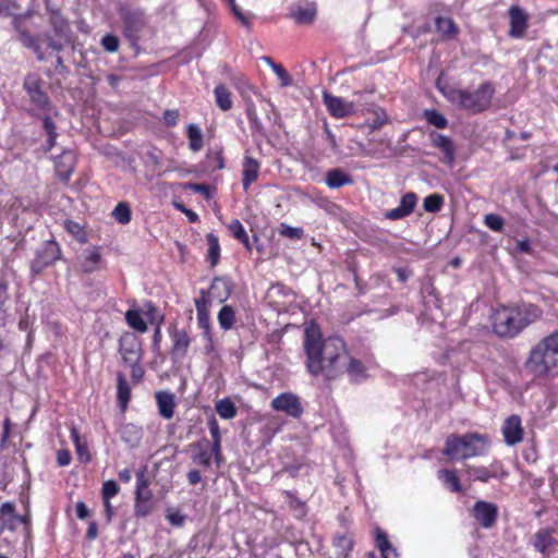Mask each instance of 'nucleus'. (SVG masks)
<instances>
[{"mask_svg": "<svg viewBox=\"0 0 558 558\" xmlns=\"http://www.w3.org/2000/svg\"><path fill=\"white\" fill-rule=\"evenodd\" d=\"M444 94L448 100L457 105L459 108L472 113H480L489 108L495 94V88L490 83L485 82L473 92L451 88L448 93L444 92Z\"/></svg>", "mask_w": 558, "mask_h": 558, "instance_id": "4", "label": "nucleus"}, {"mask_svg": "<svg viewBox=\"0 0 558 558\" xmlns=\"http://www.w3.org/2000/svg\"><path fill=\"white\" fill-rule=\"evenodd\" d=\"M112 216L114 217V219L118 222H120L122 225L129 223L131 221V216H132L131 208L124 202L119 203L116 206V208L113 209Z\"/></svg>", "mask_w": 558, "mask_h": 558, "instance_id": "44", "label": "nucleus"}, {"mask_svg": "<svg viewBox=\"0 0 558 558\" xmlns=\"http://www.w3.org/2000/svg\"><path fill=\"white\" fill-rule=\"evenodd\" d=\"M246 114H247V119L250 121V124H251V129L256 132V133H259V134H265L264 132V126L257 116V112H256V109H255V106L253 105V102L248 101L246 102Z\"/></svg>", "mask_w": 558, "mask_h": 558, "instance_id": "43", "label": "nucleus"}, {"mask_svg": "<svg viewBox=\"0 0 558 558\" xmlns=\"http://www.w3.org/2000/svg\"><path fill=\"white\" fill-rule=\"evenodd\" d=\"M473 515L483 527L490 529L496 523L498 509L492 502L480 500L473 506Z\"/></svg>", "mask_w": 558, "mask_h": 558, "instance_id": "13", "label": "nucleus"}, {"mask_svg": "<svg viewBox=\"0 0 558 558\" xmlns=\"http://www.w3.org/2000/svg\"><path fill=\"white\" fill-rule=\"evenodd\" d=\"M263 61H265L276 73L278 78L280 80V85L286 87L290 86L292 84V78L290 74L283 69L281 64L275 63L274 60L270 57H263Z\"/></svg>", "mask_w": 558, "mask_h": 558, "instance_id": "38", "label": "nucleus"}, {"mask_svg": "<svg viewBox=\"0 0 558 558\" xmlns=\"http://www.w3.org/2000/svg\"><path fill=\"white\" fill-rule=\"evenodd\" d=\"M424 117L429 124L438 129H445L448 125V121L445 116L435 109L425 110Z\"/></svg>", "mask_w": 558, "mask_h": 558, "instance_id": "46", "label": "nucleus"}, {"mask_svg": "<svg viewBox=\"0 0 558 558\" xmlns=\"http://www.w3.org/2000/svg\"><path fill=\"white\" fill-rule=\"evenodd\" d=\"M191 448V459L194 464L201 465L203 468H209L210 462V452H209V440L206 438L201 439L199 441L190 445Z\"/></svg>", "mask_w": 558, "mask_h": 558, "instance_id": "19", "label": "nucleus"}, {"mask_svg": "<svg viewBox=\"0 0 558 558\" xmlns=\"http://www.w3.org/2000/svg\"><path fill=\"white\" fill-rule=\"evenodd\" d=\"M29 98H31L32 102L34 105H36L39 109L47 110V111L52 109L50 99H49L48 95L43 90V88L40 90L32 94L29 96Z\"/></svg>", "mask_w": 558, "mask_h": 558, "instance_id": "49", "label": "nucleus"}, {"mask_svg": "<svg viewBox=\"0 0 558 558\" xmlns=\"http://www.w3.org/2000/svg\"><path fill=\"white\" fill-rule=\"evenodd\" d=\"M444 205V197L439 194H430L424 198L423 207L427 213H438Z\"/></svg>", "mask_w": 558, "mask_h": 558, "instance_id": "45", "label": "nucleus"}, {"mask_svg": "<svg viewBox=\"0 0 558 558\" xmlns=\"http://www.w3.org/2000/svg\"><path fill=\"white\" fill-rule=\"evenodd\" d=\"M488 438L478 433H468L459 436L451 434L446 439L444 454L451 459H468L482 456L487 450Z\"/></svg>", "mask_w": 558, "mask_h": 558, "instance_id": "5", "label": "nucleus"}, {"mask_svg": "<svg viewBox=\"0 0 558 558\" xmlns=\"http://www.w3.org/2000/svg\"><path fill=\"white\" fill-rule=\"evenodd\" d=\"M61 250L57 242L52 240L45 241L35 253L31 262V271L34 276L43 272L45 268L60 259Z\"/></svg>", "mask_w": 558, "mask_h": 558, "instance_id": "7", "label": "nucleus"}, {"mask_svg": "<svg viewBox=\"0 0 558 558\" xmlns=\"http://www.w3.org/2000/svg\"><path fill=\"white\" fill-rule=\"evenodd\" d=\"M353 179L340 168L331 169L326 174V184L330 189H339L345 184H352Z\"/></svg>", "mask_w": 558, "mask_h": 558, "instance_id": "25", "label": "nucleus"}, {"mask_svg": "<svg viewBox=\"0 0 558 558\" xmlns=\"http://www.w3.org/2000/svg\"><path fill=\"white\" fill-rule=\"evenodd\" d=\"M484 223L487 228L495 232H502L505 228V219L497 214L485 215Z\"/></svg>", "mask_w": 558, "mask_h": 558, "instance_id": "48", "label": "nucleus"}, {"mask_svg": "<svg viewBox=\"0 0 558 558\" xmlns=\"http://www.w3.org/2000/svg\"><path fill=\"white\" fill-rule=\"evenodd\" d=\"M154 510V502L153 500H141L135 499V506H134V512L136 517H147L149 513H151Z\"/></svg>", "mask_w": 558, "mask_h": 558, "instance_id": "53", "label": "nucleus"}, {"mask_svg": "<svg viewBox=\"0 0 558 558\" xmlns=\"http://www.w3.org/2000/svg\"><path fill=\"white\" fill-rule=\"evenodd\" d=\"M323 99L328 112L335 118H345L355 111L353 102H347L343 98L328 92L323 93Z\"/></svg>", "mask_w": 558, "mask_h": 558, "instance_id": "11", "label": "nucleus"}, {"mask_svg": "<svg viewBox=\"0 0 558 558\" xmlns=\"http://www.w3.org/2000/svg\"><path fill=\"white\" fill-rule=\"evenodd\" d=\"M156 400L159 414L166 420L171 418L174 414L175 407L173 393L168 391H159L156 393Z\"/></svg>", "mask_w": 558, "mask_h": 558, "instance_id": "23", "label": "nucleus"}, {"mask_svg": "<svg viewBox=\"0 0 558 558\" xmlns=\"http://www.w3.org/2000/svg\"><path fill=\"white\" fill-rule=\"evenodd\" d=\"M183 187L184 190H191L193 192L203 194L206 199L211 198L210 186L207 184L186 182L183 184Z\"/></svg>", "mask_w": 558, "mask_h": 558, "instance_id": "55", "label": "nucleus"}, {"mask_svg": "<svg viewBox=\"0 0 558 558\" xmlns=\"http://www.w3.org/2000/svg\"><path fill=\"white\" fill-rule=\"evenodd\" d=\"M523 367L533 378L558 376V330L542 338L531 348Z\"/></svg>", "mask_w": 558, "mask_h": 558, "instance_id": "3", "label": "nucleus"}, {"mask_svg": "<svg viewBox=\"0 0 558 558\" xmlns=\"http://www.w3.org/2000/svg\"><path fill=\"white\" fill-rule=\"evenodd\" d=\"M304 350L307 369L314 376L324 375L327 380H333L347 373L354 383L367 377L366 367L347 352L343 340L338 337L322 340L315 325L305 328Z\"/></svg>", "mask_w": 558, "mask_h": 558, "instance_id": "1", "label": "nucleus"}, {"mask_svg": "<svg viewBox=\"0 0 558 558\" xmlns=\"http://www.w3.org/2000/svg\"><path fill=\"white\" fill-rule=\"evenodd\" d=\"M170 336L173 340V347L171 349V357L173 361L183 359L191 343V339L185 330H178L175 328L170 329Z\"/></svg>", "mask_w": 558, "mask_h": 558, "instance_id": "17", "label": "nucleus"}, {"mask_svg": "<svg viewBox=\"0 0 558 558\" xmlns=\"http://www.w3.org/2000/svg\"><path fill=\"white\" fill-rule=\"evenodd\" d=\"M71 438L75 445L76 452L78 454V458L83 462H88L90 459L87 445L84 440H82L78 430L75 427L71 428Z\"/></svg>", "mask_w": 558, "mask_h": 558, "instance_id": "39", "label": "nucleus"}, {"mask_svg": "<svg viewBox=\"0 0 558 558\" xmlns=\"http://www.w3.org/2000/svg\"><path fill=\"white\" fill-rule=\"evenodd\" d=\"M179 116L178 110H166L163 112V121L168 126H174L179 122Z\"/></svg>", "mask_w": 558, "mask_h": 558, "instance_id": "64", "label": "nucleus"}, {"mask_svg": "<svg viewBox=\"0 0 558 558\" xmlns=\"http://www.w3.org/2000/svg\"><path fill=\"white\" fill-rule=\"evenodd\" d=\"M438 478L442 481L444 485L452 493L462 492L460 480L453 470L442 469L438 471Z\"/></svg>", "mask_w": 558, "mask_h": 558, "instance_id": "30", "label": "nucleus"}, {"mask_svg": "<svg viewBox=\"0 0 558 558\" xmlns=\"http://www.w3.org/2000/svg\"><path fill=\"white\" fill-rule=\"evenodd\" d=\"M278 232L280 235L293 240H299L304 235V230L302 228L291 227L287 223H281Z\"/></svg>", "mask_w": 558, "mask_h": 558, "instance_id": "51", "label": "nucleus"}, {"mask_svg": "<svg viewBox=\"0 0 558 558\" xmlns=\"http://www.w3.org/2000/svg\"><path fill=\"white\" fill-rule=\"evenodd\" d=\"M186 135L189 138V147L193 151H199L203 148L202 130L194 123L187 125Z\"/></svg>", "mask_w": 558, "mask_h": 558, "instance_id": "32", "label": "nucleus"}, {"mask_svg": "<svg viewBox=\"0 0 558 558\" xmlns=\"http://www.w3.org/2000/svg\"><path fill=\"white\" fill-rule=\"evenodd\" d=\"M10 300L9 282L5 278H0V312L5 311V304Z\"/></svg>", "mask_w": 558, "mask_h": 558, "instance_id": "57", "label": "nucleus"}, {"mask_svg": "<svg viewBox=\"0 0 558 558\" xmlns=\"http://www.w3.org/2000/svg\"><path fill=\"white\" fill-rule=\"evenodd\" d=\"M388 120L387 113L379 109L374 112V118L369 122V128L374 130L380 129Z\"/></svg>", "mask_w": 558, "mask_h": 558, "instance_id": "58", "label": "nucleus"}, {"mask_svg": "<svg viewBox=\"0 0 558 558\" xmlns=\"http://www.w3.org/2000/svg\"><path fill=\"white\" fill-rule=\"evenodd\" d=\"M119 352L125 364H137L142 359V347L138 338L132 332H125L119 340Z\"/></svg>", "mask_w": 558, "mask_h": 558, "instance_id": "8", "label": "nucleus"}, {"mask_svg": "<svg viewBox=\"0 0 558 558\" xmlns=\"http://www.w3.org/2000/svg\"><path fill=\"white\" fill-rule=\"evenodd\" d=\"M231 290H232V284H231L230 280H228L226 278L216 277L213 280L210 288L207 292L209 302L210 301H217L219 303L226 302L231 294Z\"/></svg>", "mask_w": 558, "mask_h": 558, "instance_id": "18", "label": "nucleus"}, {"mask_svg": "<svg viewBox=\"0 0 558 558\" xmlns=\"http://www.w3.org/2000/svg\"><path fill=\"white\" fill-rule=\"evenodd\" d=\"M209 452H210V457L214 456L217 466H220V463L222 461L221 442H217V441H213V444L209 442Z\"/></svg>", "mask_w": 558, "mask_h": 558, "instance_id": "63", "label": "nucleus"}, {"mask_svg": "<svg viewBox=\"0 0 558 558\" xmlns=\"http://www.w3.org/2000/svg\"><path fill=\"white\" fill-rule=\"evenodd\" d=\"M197 323L199 328L204 330L205 338L211 342L209 312L202 311L199 308V312L197 313Z\"/></svg>", "mask_w": 558, "mask_h": 558, "instance_id": "52", "label": "nucleus"}, {"mask_svg": "<svg viewBox=\"0 0 558 558\" xmlns=\"http://www.w3.org/2000/svg\"><path fill=\"white\" fill-rule=\"evenodd\" d=\"M218 323L221 329L230 330L235 323V312L232 306L223 305L218 313Z\"/></svg>", "mask_w": 558, "mask_h": 558, "instance_id": "33", "label": "nucleus"}, {"mask_svg": "<svg viewBox=\"0 0 558 558\" xmlns=\"http://www.w3.org/2000/svg\"><path fill=\"white\" fill-rule=\"evenodd\" d=\"M510 29L508 35L511 38H522L527 29L529 15L518 5H512L509 9Z\"/></svg>", "mask_w": 558, "mask_h": 558, "instance_id": "12", "label": "nucleus"}, {"mask_svg": "<svg viewBox=\"0 0 558 558\" xmlns=\"http://www.w3.org/2000/svg\"><path fill=\"white\" fill-rule=\"evenodd\" d=\"M119 15L122 21L124 37L132 46H137L140 34L148 23L145 11L138 7L121 4Z\"/></svg>", "mask_w": 558, "mask_h": 558, "instance_id": "6", "label": "nucleus"}, {"mask_svg": "<svg viewBox=\"0 0 558 558\" xmlns=\"http://www.w3.org/2000/svg\"><path fill=\"white\" fill-rule=\"evenodd\" d=\"M271 407L276 411H282L294 418H299L303 413L299 398L291 392H284L276 397L271 401Z\"/></svg>", "mask_w": 558, "mask_h": 558, "instance_id": "10", "label": "nucleus"}, {"mask_svg": "<svg viewBox=\"0 0 558 558\" xmlns=\"http://www.w3.org/2000/svg\"><path fill=\"white\" fill-rule=\"evenodd\" d=\"M502 435L508 446H514L523 439L521 418L518 415L509 416L502 426Z\"/></svg>", "mask_w": 558, "mask_h": 558, "instance_id": "16", "label": "nucleus"}, {"mask_svg": "<svg viewBox=\"0 0 558 558\" xmlns=\"http://www.w3.org/2000/svg\"><path fill=\"white\" fill-rule=\"evenodd\" d=\"M215 97L217 106L223 110L228 111L232 108L231 93L223 85H218L215 88Z\"/></svg>", "mask_w": 558, "mask_h": 558, "instance_id": "36", "label": "nucleus"}, {"mask_svg": "<svg viewBox=\"0 0 558 558\" xmlns=\"http://www.w3.org/2000/svg\"><path fill=\"white\" fill-rule=\"evenodd\" d=\"M64 228L69 233H71L81 243H85L87 241L85 232L80 223L72 221V220H65Z\"/></svg>", "mask_w": 558, "mask_h": 558, "instance_id": "50", "label": "nucleus"}, {"mask_svg": "<svg viewBox=\"0 0 558 558\" xmlns=\"http://www.w3.org/2000/svg\"><path fill=\"white\" fill-rule=\"evenodd\" d=\"M101 262V252L99 246L86 248L83 260L81 262L82 270L85 274H92L99 269Z\"/></svg>", "mask_w": 558, "mask_h": 558, "instance_id": "22", "label": "nucleus"}, {"mask_svg": "<svg viewBox=\"0 0 558 558\" xmlns=\"http://www.w3.org/2000/svg\"><path fill=\"white\" fill-rule=\"evenodd\" d=\"M101 46L104 49L108 52H116L119 49L120 40L116 35L112 34H106L101 38Z\"/></svg>", "mask_w": 558, "mask_h": 558, "instance_id": "54", "label": "nucleus"}, {"mask_svg": "<svg viewBox=\"0 0 558 558\" xmlns=\"http://www.w3.org/2000/svg\"><path fill=\"white\" fill-rule=\"evenodd\" d=\"M353 538L345 534L337 535L333 538V546L337 549V555L342 558L348 557L349 553L353 548Z\"/></svg>", "mask_w": 558, "mask_h": 558, "instance_id": "35", "label": "nucleus"}, {"mask_svg": "<svg viewBox=\"0 0 558 558\" xmlns=\"http://www.w3.org/2000/svg\"><path fill=\"white\" fill-rule=\"evenodd\" d=\"M227 2L229 3L233 14L238 17V20L247 28L251 27V22L248 21V19L241 12V10L239 9V7L236 5L235 3V0H227Z\"/></svg>", "mask_w": 558, "mask_h": 558, "instance_id": "62", "label": "nucleus"}, {"mask_svg": "<svg viewBox=\"0 0 558 558\" xmlns=\"http://www.w3.org/2000/svg\"><path fill=\"white\" fill-rule=\"evenodd\" d=\"M208 259L211 266H216L220 257L219 240L214 233L207 235Z\"/></svg>", "mask_w": 558, "mask_h": 558, "instance_id": "42", "label": "nucleus"}, {"mask_svg": "<svg viewBox=\"0 0 558 558\" xmlns=\"http://www.w3.org/2000/svg\"><path fill=\"white\" fill-rule=\"evenodd\" d=\"M417 203V196L413 192L405 193L400 201L397 208L387 210L384 216L389 220H399L413 213Z\"/></svg>", "mask_w": 558, "mask_h": 558, "instance_id": "15", "label": "nucleus"}, {"mask_svg": "<svg viewBox=\"0 0 558 558\" xmlns=\"http://www.w3.org/2000/svg\"><path fill=\"white\" fill-rule=\"evenodd\" d=\"M117 397L122 410H125L131 399V387L122 373L118 374Z\"/></svg>", "mask_w": 558, "mask_h": 558, "instance_id": "31", "label": "nucleus"}, {"mask_svg": "<svg viewBox=\"0 0 558 558\" xmlns=\"http://www.w3.org/2000/svg\"><path fill=\"white\" fill-rule=\"evenodd\" d=\"M291 15L299 24H311L316 16V8L313 4L305 8L299 7Z\"/></svg>", "mask_w": 558, "mask_h": 558, "instance_id": "34", "label": "nucleus"}, {"mask_svg": "<svg viewBox=\"0 0 558 558\" xmlns=\"http://www.w3.org/2000/svg\"><path fill=\"white\" fill-rule=\"evenodd\" d=\"M259 174V162L253 157L246 156L243 162V187L247 190Z\"/></svg>", "mask_w": 558, "mask_h": 558, "instance_id": "24", "label": "nucleus"}, {"mask_svg": "<svg viewBox=\"0 0 558 558\" xmlns=\"http://www.w3.org/2000/svg\"><path fill=\"white\" fill-rule=\"evenodd\" d=\"M125 320L128 325L138 332H146L147 325L144 322L141 312L138 310H129L125 313Z\"/></svg>", "mask_w": 558, "mask_h": 558, "instance_id": "37", "label": "nucleus"}, {"mask_svg": "<svg viewBox=\"0 0 558 558\" xmlns=\"http://www.w3.org/2000/svg\"><path fill=\"white\" fill-rule=\"evenodd\" d=\"M49 25L57 38L63 39L64 43L73 41V32L69 21L58 10L51 11L49 16Z\"/></svg>", "mask_w": 558, "mask_h": 558, "instance_id": "14", "label": "nucleus"}, {"mask_svg": "<svg viewBox=\"0 0 558 558\" xmlns=\"http://www.w3.org/2000/svg\"><path fill=\"white\" fill-rule=\"evenodd\" d=\"M216 411L220 417L229 420L236 415V408L230 399H222L216 403Z\"/></svg>", "mask_w": 558, "mask_h": 558, "instance_id": "41", "label": "nucleus"}, {"mask_svg": "<svg viewBox=\"0 0 558 558\" xmlns=\"http://www.w3.org/2000/svg\"><path fill=\"white\" fill-rule=\"evenodd\" d=\"M43 130L47 135L46 144L44 145V151H50L54 145L58 137L57 126L54 121L50 116L43 117Z\"/></svg>", "mask_w": 558, "mask_h": 558, "instance_id": "26", "label": "nucleus"}, {"mask_svg": "<svg viewBox=\"0 0 558 558\" xmlns=\"http://www.w3.org/2000/svg\"><path fill=\"white\" fill-rule=\"evenodd\" d=\"M24 88L27 92V95L31 96L35 92L41 89L40 81L35 76H27L24 82Z\"/></svg>", "mask_w": 558, "mask_h": 558, "instance_id": "61", "label": "nucleus"}, {"mask_svg": "<svg viewBox=\"0 0 558 558\" xmlns=\"http://www.w3.org/2000/svg\"><path fill=\"white\" fill-rule=\"evenodd\" d=\"M122 438L131 446H135L141 439V432L132 424L125 425L121 430Z\"/></svg>", "mask_w": 558, "mask_h": 558, "instance_id": "47", "label": "nucleus"}, {"mask_svg": "<svg viewBox=\"0 0 558 558\" xmlns=\"http://www.w3.org/2000/svg\"><path fill=\"white\" fill-rule=\"evenodd\" d=\"M432 145L444 153L442 161L452 165L454 162V146L453 142L442 134L430 133Z\"/></svg>", "mask_w": 558, "mask_h": 558, "instance_id": "20", "label": "nucleus"}, {"mask_svg": "<svg viewBox=\"0 0 558 558\" xmlns=\"http://www.w3.org/2000/svg\"><path fill=\"white\" fill-rule=\"evenodd\" d=\"M542 316V310L530 303L497 310L492 316L494 332L500 338H514Z\"/></svg>", "mask_w": 558, "mask_h": 558, "instance_id": "2", "label": "nucleus"}, {"mask_svg": "<svg viewBox=\"0 0 558 558\" xmlns=\"http://www.w3.org/2000/svg\"><path fill=\"white\" fill-rule=\"evenodd\" d=\"M145 473H146V466L142 468L136 473L137 485H136L135 495H138L140 497L142 496L143 490L148 488V480L146 478Z\"/></svg>", "mask_w": 558, "mask_h": 558, "instance_id": "59", "label": "nucleus"}, {"mask_svg": "<svg viewBox=\"0 0 558 558\" xmlns=\"http://www.w3.org/2000/svg\"><path fill=\"white\" fill-rule=\"evenodd\" d=\"M166 518L173 526L177 527L183 526L186 520V517L182 514L180 511L170 510H168Z\"/></svg>", "mask_w": 558, "mask_h": 558, "instance_id": "60", "label": "nucleus"}, {"mask_svg": "<svg viewBox=\"0 0 558 558\" xmlns=\"http://www.w3.org/2000/svg\"><path fill=\"white\" fill-rule=\"evenodd\" d=\"M376 544L380 550L381 558H397L398 554L390 544L387 535L380 529H376Z\"/></svg>", "mask_w": 558, "mask_h": 558, "instance_id": "28", "label": "nucleus"}, {"mask_svg": "<svg viewBox=\"0 0 558 558\" xmlns=\"http://www.w3.org/2000/svg\"><path fill=\"white\" fill-rule=\"evenodd\" d=\"M553 530L541 529L533 537V546L543 556L549 555V547L557 544V541L551 536Z\"/></svg>", "mask_w": 558, "mask_h": 558, "instance_id": "21", "label": "nucleus"}, {"mask_svg": "<svg viewBox=\"0 0 558 558\" xmlns=\"http://www.w3.org/2000/svg\"><path fill=\"white\" fill-rule=\"evenodd\" d=\"M464 466L465 473L471 480L486 483L489 478L497 477V470L495 465H492V470L484 466H471L469 464H464Z\"/></svg>", "mask_w": 558, "mask_h": 558, "instance_id": "27", "label": "nucleus"}, {"mask_svg": "<svg viewBox=\"0 0 558 558\" xmlns=\"http://www.w3.org/2000/svg\"><path fill=\"white\" fill-rule=\"evenodd\" d=\"M119 493V486L114 481H107L102 485L101 494L104 500H109Z\"/></svg>", "mask_w": 558, "mask_h": 558, "instance_id": "56", "label": "nucleus"}, {"mask_svg": "<svg viewBox=\"0 0 558 558\" xmlns=\"http://www.w3.org/2000/svg\"><path fill=\"white\" fill-rule=\"evenodd\" d=\"M15 31L17 33L19 41L26 49H31L35 54L38 61H45L46 56L43 50L41 39L31 34V32L23 25V17H21V24L14 23Z\"/></svg>", "mask_w": 558, "mask_h": 558, "instance_id": "9", "label": "nucleus"}, {"mask_svg": "<svg viewBox=\"0 0 558 558\" xmlns=\"http://www.w3.org/2000/svg\"><path fill=\"white\" fill-rule=\"evenodd\" d=\"M228 229L236 240H239L241 243H243L247 250H251L248 235H247L245 229L243 228L242 223L240 222V220H238V219L232 220L229 223Z\"/></svg>", "mask_w": 558, "mask_h": 558, "instance_id": "40", "label": "nucleus"}, {"mask_svg": "<svg viewBox=\"0 0 558 558\" xmlns=\"http://www.w3.org/2000/svg\"><path fill=\"white\" fill-rule=\"evenodd\" d=\"M435 24L437 32L446 39L453 38L458 34V27L450 17L437 16Z\"/></svg>", "mask_w": 558, "mask_h": 558, "instance_id": "29", "label": "nucleus"}]
</instances>
